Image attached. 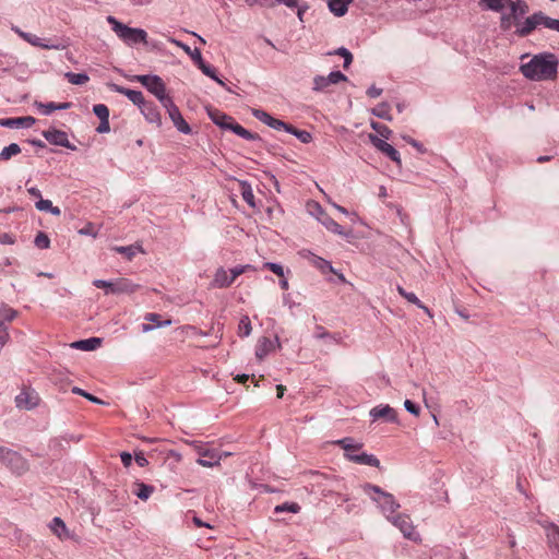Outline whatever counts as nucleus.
I'll return each mask as SVG.
<instances>
[{
	"label": "nucleus",
	"instance_id": "obj_1",
	"mask_svg": "<svg viewBox=\"0 0 559 559\" xmlns=\"http://www.w3.org/2000/svg\"><path fill=\"white\" fill-rule=\"evenodd\" d=\"M508 4L510 12L501 15V29L508 32L515 26V34L520 37H525L539 26L538 12L526 17L524 21H521V17L528 12V4L525 1H509Z\"/></svg>",
	"mask_w": 559,
	"mask_h": 559
},
{
	"label": "nucleus",
	"instance_id": "obj_2",
	"mask_svg": "<svg viewBox=\"0 0 559 559\" xmlns=\"http://www.w3.org/2000/svg\"><path fill=\"white\" fill-rule=\"evenodd\" d=\"M559 59L550 52L533 56L520 67L521 73L531 81H552L557 78Z\"/></svg>",
	"mask_w": 559,
	"mask_h": 559
},
{
	"label": "nucleus",
	"instance_id": "obj_3",
	"mask_svg": "<svg viewBox=\"0 0 559 559\" xmlns=\"http://www.w3.org/2000/svg\"><path fill=\"white\" fill-rule=\"evenodd\" d=\"M362 489L378 504L388 520H391L393 514L400 509V503L395 500L394 496L383 491L379 486L365 484Z\"/></svg>",
	"mask_w": 559,
	"mask_h": 559
},
{
	"label": "nucleus",
	"instance_id": "obj_4",
	"mask_svg": "<svg viewBox=\"0 0 559 559\" xmlns=\"http://www.w3.org/2000/svg\"><path fill=\"white\" fill-rule=\"evenodd\" d=\"M107 22L111 25V29L124 44L133 46L140 43H146L147 33L143 28L129 27L116 17L107 16Z\"/></svg>",
	"mask_w": 559,
	"mask_h": 559
},
{
	"label": "nucleus",
	"instance_id": "obj_5",
	"mask_svg": "<svg viewBox=\"0 0 559 559\" xmlns=\"http://www.w3.org/2000/svg\"><path fill=\"white\" fill-rule=\"evenodd\" d=\"M135 80L145 86L164 106L173 98L166 92V85L158 75H136Z\"/></svg>",
	"mask_w": 559,
	"mask_h": 559
},
{
	"label": "nucleus",
	"instance_id": "obj_6",
	"mask_svg": "<svg viewBox=\"0 0 559 559\" xmlns=\"http://www.w3.org/2000/svg\"><path fill=\"white\" fill-rule=\"evenodd\" d=\"M93 285L97 288L106 289V294H132L139 285L132 283L128 278H117L114 281L95 280Z\"/></svg>",
	"mask_w": 559,
	"mask_h": 559
},
{
	"label": "nucleus",
	"instance_id": "obj_7",
	"mask_svg": "<svg viewBox=\"0 0 559 559\" xmlns=\"http://www.w3.org/2000/svg\"><path fill=\"white\" fill-rule=\"evenodd\" d=\"M195 452L199 455L197 463L204 467H213L219 465L222 455L215 449H210L202 443L195 442L193 444Z\"/></svg>",
	"mask_w": 559,
	"mask_h": 559
},
{
	"label": "nucleus",
	"instance_id": "obj_8",
	"mask_svg": "<svg viewBox=\"0 0 559 559\" xmlns=\"http://www.w3.org/2000/svg\"><path fill=\"white\" fill-rule=\"evenodd\" d=\"M0 462L17 475H22L28 469L27 461L20 453L11 449L7 450Z\"/></svg>",
	"mask_w": 559,
	"mask_h": 559
},
{
	"label": "nucleus",
	"instance_id": "obj_9",
	"mask_svg": "<svg viewBox=\"0 0 559 559\" xmlns=\"http://www.w3.org/2000/svg\"><path fill=\"white\" fill-rule=\"evenodd\" d=\"M389 521L401 531L404 537L412 540H416L418 538V534L407 514L400 513L393 515Z\"/></svg>",
	"mask_w": 559,
	"mask_h": 559
},
{
	"label": "nucleus",
	"instance_id": "obj_10",
	"mask_svg": "<svg viewBox=\"0 0 559 559\" xmlns=\"http://www.w3.org/2000/svg\"><path fill=\"white\" fill-rule=\"evenodd\" d=\"M15 406L21 409L31 411L39 404V396L35 390L31 388H24L15 396Z\"/></svg>",
	"mask_w": 559,
	"mask_h": 559
},
{
	"label": "nucleus",
	"instance_id": "obj_11",
	"mask_svg": "<svg viewBox=\"0 0 559 559\" xmlns=\"http://www.w3.org/2000/svg\"><path fill=\"white\" fill-rule=\"evenodd\" d=\"M347 78L341 71H332L329 75H317L313 79V90L317 92H324L332 84H337L346 81Z\"/></svg>",
	"mask_w": 559,
	"mask_h": 559
},
{
	"label": "nucleus",
	"instance_id": "obj_12",
	"mask_svg": "<svg viewBox=\"0 0 559 559\" xmlns=\"http://www.w3.org/2000/svg\"><path fill=\"white\" fill-rule=\"evenodd\" d=\"M166 111L168 112V116L170 120L173 121L174 126L177 128V130L183 134L191 133V128L188 124V122L183 119L179 108L176 106L174 100L168 102L166 106H164Z\"/></svg>",
	"mask_w": 559,
	"mask_h": 559
},
{
	"label": "nucleus",
	"instance_id": "obj_13",
	"mask_svg": "<svg viewBox=\"0 0 559 559\" xmlns=\"http://www.w3.org/2000/svg\"><path fill=\"white\" fill-rule=\"evenodd\" d=\"M369 141L377 150L386 155L391 160L395 162L399 166L401 165L400 153L391 144L372 133L369 134Z\"/></svg>",
	"mask_w": 559,
	"mask_h": 559
},
{
	"label": "nucleus",
	"instance_id": "obj_14",
	"mask_svg": "<svg viewBox=\"0 0 559 559\" xmlns=\"http://www.w3.org/2000/svg\"><path fill=\"white\" fill-rule=\"evenodd\" d=\"M43 136L50 144L59 145V146H62V147H67V148H70L72 151H74L76 148L74 145H72L70 143V141L68 139V134L64 131L57 130V129L46 130V131H43Z\"/></svg>",
	"mask_w": 559,
	"mask_h": 559
},
{
	"label": "nucleus",
	"instance_id": "obj_15",
	"mask_svg": "<svg viewBox=\"0 0 559 559\" xmlns=\"http://www.w3.org/2000/svg\"><path fill=\"white\" fill-rule=\"evenodd\" d=\"M372 420L383 419L388 423H395L397 420V414L394 408L390 405H378L370 409L369 413Z\"/></svg>",
	"mask_w": 559,
	"mask_h": 559
},
{
	"label": "nucleus",
	"instance_id": "obj_16",
	"mask_svg": "<svg viewBox=\"0 0 559 559\" xmlns=\"http://www.w3.org/2000/svg\"><path fill=\"white\" fill-rule=\"evenodd\" d=\"M109 87L111 91L127 96L128 99L131 100L134 105H136L140 109L146 103L142 92L140 91L130 90L114 83L109 84Z\"/></svg>",
	"mask_w": 559,
	"mask_h": 559
},
{
	"label": "nucleus",
	"instance_id": "obj_17",
	"mask_svg": "<svg viewBox=\"0 0 559 559\" xmlns=\"http://www.w3.org/2000/svg\"><path fill=\"white\" fill-rule=\"evenodd\" d=\"M17 33L25 41H27L28 44H31L32 46H35V47H39L43 49H56V50L64 48L60 44L46 43L40 37L34 35V34H31V33H25L22 31H17Z\"/></svg>",
	"mask_w": 559,
	"mask_h": 559
},
{
	"label": "nucleus",
	"instance_id": "obj_18",
	"mask_svg": "<svg viewBox=\"0 0 559 559\" xmlns=\"http://www.w3.org/2000/svg\"><path fill=\"white\" fill-rule=\"evenodd\" d=\"M35 118L32 116L16 117V118H3L0 119V126L5 128H31L35 123Z\"/></svg>",
	"mask_w": 559,
	"mask_h": 559
},
{
	"label": "nucleus",
	"instance_id": "obj_19",
	"mask_svg": "<svg viewBox=\"0 0 559 559\" xmlns=\"http://www.w3.org/2000/svg\"><path fill=\"white\" fill-rule=\"evenodd\" d=\"M140 110L147 122L153 123L156 127L162 126V116L154 103L146 102Z\"/></svg>",
	"mask_w": 559,
	"mask_h": 559
},
{
	"label": "nucleus",
	"instance_id": "obj_20",
	"mask_svg": "<svg viewBox=\"0 0 559 559\" xmlns=\"http://www.w3.org/2000/svg\"><path fill=\"white\" fill-rule=\"evenodd\" d=\"M49 528L60 540L72 538V534L69 532L63 520L59 516H56L51 520Z\"/></svg>",
	"mask_w": 559,
	"mask_h": 559
},
{
	"label": "nucleus",
	"instance_id": "obj_21",
	"mask_svg": "<svg viewBox=\"0 0 559 559\" xmlns=\"http://www.w3.org/2000/svg\"><path fill=\"white\" fill-rule=\"evenodd\" d=\"M301 254L304 258H306L310 263H312L317 269H319L323 273H325V272L335 273L332 264L329 261L324 260L323 258L318 257L310 251H302Z\"/></svg>",
	"mask_w": 559,
	"mask_h": 559
},
{
	"label": "nucleus",
	"instance_id": "obj_22",
	"mask_svg": "<svg viewBox=\"0 0 559 559\" xmlns=\"http://www.w3.org/2000/svg\"><path fill=\"white\" fill-rule=\"evenodd\" d=\"M347 460L360 465H368L374 467L380 466V461L374 455L365 452H361L359 454H348Z\"/></svg>",
	"mask_w": 559,
	"mask_h": 559
},
{
	"label": "nucleus",
	"instance_id": "obj_23",
	"mask_svg": "<svg viewBox=\"0 0 559 559\" xmlns=\"http://www.w3.org/2000/svg\"><path fill=\"white\" fill-rule=\"evenodd\" d=\"M545 530L548 547L559 554V526L550 523L545 527Z\"/></svg>",
	"mask_w": 559,
	"mask_h": 559
},
{
	"label": "nucleus",
	"instance_id": "obj_24",
	"mask_svg": "<svg viewBox=\"0 0 559 559\" xmlns=\"http://www.w3.org/2000/svg\"><path fill=\"white\" fill-rule=\"evenodd\" d=\"M275 348V344L270 338L263 336L258 340L257 346H255V357L259 360H262L264 357H266L271 352H273Z\"/></svg>",
	"mask_w": 559,
	"mask_h": 559
},
{
	"label": "nucleus",
	"instance_id": "obj_25",
	"mask_svg": "<svg viewBox=\"0 0 559 559\" xmlns=\"http://www.w3.org/2000/svg\"><path fill=\"white\" fill-rule=\"evenodd\" d=\"M168 41L181 48L187 55L191 57L198 67L204 61L200 49L195 48L192 50L188 45L173 37H169Z\"/></svg>",
	"mask_w": 559,
	"mask_h": 559
},
{
	"label": "nucleus",
	"instance_id": "obj_26",
	"mask_svg": "<svg viewBox=\"0 0 559 559\" xmlns=\"http://www.w3.org/2000/svg\"><path fill=\"white\" fill-rule=\"evenodd\" d=\"M36 108L45 116L50 115L55 110H64L69 109L71 107V103H41V102H35Z\"/></svg>",
	"mask_w": 559,
	"mask_h": 559
},
{
	"label": "nucleus",
	"instance_id": "obj_27",
	"mask_svg": "<svg viewBox=\"0 0 559 559\" xmlns=\"http://www.w3.org/2000/svg\"><path fill=\"white\" fill-rule=\"evenodd\" d=\"M145 320L148 322H152L153 324H148V323L142 324V331L144 333L150 332V331L154 330L155 328H162V326H167V325L171 324L170 320L162 321L160 316L157 313H147L145 316Z\"/></svg>",
	"mask_w": 559,
	"mask_h": 559
},
{
	"label": "nucleus",
	"instance_id": "obj_28",
	"mask_svg": "<svg viewBox=\"0 0 559 559\" xmlns=\"http://www.w3.org/2000/svg\"><path fill=\"white\" fill-rule=\"evenodd\" d=\"M319 222L331 233L340 235V236H348V234L344 230V228L336 223L331 216L328 214H323V217H319Z\"/></svg>",
	"mask_w": 559,
	"mask_h": 559
},
{
	"label": "nucleus",
	"instance_id": "obj_29",
	"mask_svg": "<svg viewBox=\"0 0 559 559\" xmlns=\"http://www.w3.org/2000/svg\"><path fill=\"white\" fill-rule=\"evenodd\" d=\"M210 117L215 124L226 130H229V128L231 127L230 124H233L235 121L233 117L218 110L211 111Z\"/></svg>",
	"mask_w": 559,
	"mask_h": 559
},
{
	"label": "nucleus",
	"instance_id": "obj_30",
	"mask_svg": "<svg viewBox=\"0 0 559 559\" xmlns=\"http://www.w3.org/2000/svg\"><path fill=\"white\" fill-rule=\"evenodd\" d=\"M353 0H328V7L335 16H343L348 11Z\"/></svg>",
	"mask_w": 559,
	"mask_h": 559
},
{
	"label": "nucleus",
	"instance_id": "obj_31",
	"mask_svg": "<svg viewBox=\"0 0 559 559\" xmlns=\"http://www.w3.org/2000/svg\"><path fill=\"white\" fill-rule=\"evenodd\" d=\"M100 344H102V340L100 338H98V337H90V338H86V340H81V341L73 342L71 344V347L75 348V349L88 352V350H94V349L98 348L100 346Z\"/></svg>",
	"mask_w": 559,
	"mask_h": 559
},
{
	"label": "nucleus",
	"instance_id": "obj_32",
	"mask_svg": "<svg viewBox=\"0 0 559 559\" xmlns=\"http://www.w3.org/2000/svg\"><path fill=\"white\" fill-rule=\"evenodd\" d=\"M334 443L345 451L344 456L346 460L348 454H357L356 452L362 448V443H356L352 438H343Z\"/></svg>",
	"mask_w": 559,
	"mask_h": 559
},
{
	"label": "nucleus",
	"instance_id": "obj_33",
	"mask_svg": "<svg viewBox=\"0 0 559 559\" xmlns=\"http://www.w3.org/2000/svg\"><path fill=\"white\" fill-rule=\"evenodd\" d=\"M211 286L216 288H226L230 286V281L228 280V272L224 267H218L216 270Z\"/></svg>",
	"mask_w": 559,
	"mask_h": 559
},
{
	"label": "nucleus",
	"instance_id": "obj_34",
	"mask_svg": "<svg viewBox=\"0 0 559 559\" xmlns=\"http://www.w3.org/2000/svg\"><path fill=\"white\" fill-rule=\"evenodd\" d=\"M399 294L404 297L408 302L416 305L418 308L423 309L429 317H432L428 307H426L414 293L406 292L402 286H397Z\"/></svg>",
	"mask_w": 559,
	"mask_h": 559
},
{
	"label": "nucleus",
	"instance_id": "obj_35",
	"mask_svg": "<svg viewBox=\"0 0 559 559\" xmlns=\"http://www.w3.org/2000/svg\"><path fill=\"white\" fill-rule=\"evenodd\" d=\"M135 489L133 490V493L141 500L145 501L147 500L151 495L154 492V487L151 485H146L141 481L134 483Z\"/></svg>",
	"mask_w": 559,
	"mask_h": 559
},
{
	"label": "nucleus",
	"instance_id": "obj_36",
	"mask_svg": "<svg viewBox=\"0 0 559 559\" xmlns=\"http://www.w3.org/2000/svg\"><path fill=\"white\" fill-rule=\"evenodd\" d=\"M16 316L17 312L13 308L2 305L0 307V328L5 325L7 322L13 321Z\"/></svg>",
	"mask_w": 559,
	"mask_h": 559
},
{
	"label": "nucleus",
	"instance_id": "obj_37",
	"mask_svg": "<svg viewBox=\"0 0 559 559\" xmlns=\"http://www.w3.org/2000/svg\"><path fill=\"white\" fill-rule=\"evenodd\" d=\"M38 211L50 212L55 216H59L61 214V210L58 206H53L50 200L40 199L35 204Z\"/></svg>",
	"mask_w": 559,
	"mask_h": 559
},
{
	"label": "nucleus",
	"instance_id": "obj_38",
	"mask_svg": "<svg viewBox=\"0 0 559 559\" xmlns=\"http://www.w3.org/2000/svg\"><path fill=\"white\" fill-rule=\"evenodd\" d=\"M538 23L539 26L559 32V20L549 17L543 12H538Z\"/></svg>",
	"mask_w": 559,
	"mask_h": 559
},
{
	"label": "nucleus",
	"instance_id": "obj_39",
	"mask_svg": "<svg viewBox=\"0 0 559 559\" xmlns=\"http://www.w3.org/2000/svg\"><path fill=\"white\" fill-rule=\"evenodd\" d=\"M64 78L73 85H83L90 81L86 73L66 72Z\"/></svg>",
	"mask_w": 559,
	"mask_h": 559
},
{
	"label": "nucleus",
	"instance_id": "obj_40",
	"mask_svg": "<svg viewBox=\"0 0 559 559\" xmlns=\"http://www.w3.org/2000/svg\"><path fill=\"white\" fill-rule=\"evenodd\" d=\"M314 337L316 338H329L335 343H341L342 337L340 334H332L328 332L322 325H317L314 330Z\"/></svg>",
	"mask_w": 559,
	"mask_h": 559
},
{
	"label": "nucleus",
	"instance_id": "obj_41",
	"mask_svg": "<svg viewBox=\"0 0 559 559\" xmlns=\"http://www.w3.org/2000/svg\"><path fill=\"white\" fill-rule=\"evenodd\" d=\"M372 115L384 119V120H392V116L390 115V105L388 103H381L377 107L372 109Z\"/></svg>",
	"mask_w": 559,
	"mask_h": 559
},
{
	"label": "nucleus",
	"instance_id": "obj_42",
	"mask_svg": "<svg viewBox=\"0 0 559 559\" xmlns=\"http://www.w3.org/2000/svg\"><path fill=\"white\" fill-rule=\"evenodd\" d=\"M252 326L248 316H243L238 324V335L240 337H247L251 334Z\"/></svg>",
	"mask_w": 559,
	"mask_h": 559
},
{
	"label": "nucleus",
	"instance_id": "obj_43",
	"mask_svg": "<svg viewBox=\"0 0 559 559\" xmlns=\"http://www.w3.org/2000/svg\"><path fill=\"white\" fill-rule=\"evenodd\" d=\"M510 0H481V3L487 10L500 12L506 5L509 7Z\"/></svg>",
	"mask_w": 559,
	"mask_h": 559
},
{
	"label": "nucleus",
	"instance_id": "obj_44",
	"mask_svg": "<svg viewBox=\"0 0 559 559\" xmlns=\"http://www.w3.org/2000/svg\"><path fill=\"white\" fill-rule=\"evenodd\" d=\"M371 128L378 133V136L382 140H389L392 134V130L380 122L372 121Z\"/></svg>",
	"mask_w": 559,
	"mask_h": 559
},
{
	"label": "nucleus",
	"instance_id": "obj_45",
	"mask_svg": "<svg viewBox=\"0 0 559 559\" xmlns=\"http://www.w3.org/2000/svg\"><path fill=\"white\" fill-rule=\"evenodd\" d=\"M301 510L297 502H284L274 508V513L292 512L298 513Z\"/></svg>",
	"mask_w": 559,
	"mask_h": 559
},
{
	"label": "nucleus",
	"instance_id": "obj_46",
	"mask_svg": "<svg viewBox=\"0 0 559 559\" xmlns=\"http://www.w3.org/2000/svg\"><path fill=\"white\" fill-rule=\"evenodd\" d=\"M21 152V147L16 143H11L5 146L0 153V159L8 160L12 156L17 155Z\"/></svg>",
	"mask_w": 559,
	"mask_h": 559
},
{
	"label": "nucleus",
	"instance_id": "obj_47",
	"mask_svg": "<svg viewBox=\"0 0 559 559\" xmlns=\"http://www.w3.org/2000/svg\"><path fill=\"white\" fill-rule=\"evenodd\" d=\"M290 134L295 135L301 143L308 144L312 141V135L306 130H298L294 126L292 127Z\"/></svg>",
	"mask_w": 559,
	"mask_h": 559
},
{
	"label": "nucleus",
	"instance_id": "obj_48",
	"mask_svg": "<svg viewBox=\"0 0 559 559\" xmlns=\"http://www.w3.org/2000/svg\"><path fill=\"white\" fill-rule=\"evenodd\" d=\"M114 250L120 254H123L128 260H131L136 254V252L140 250V247H136V246L115 247Z\"/></svg>",
	"mask_w": 559,
	"mask_h": 559
},
{
	"label": "nucleus",
	"instance_id": "obj_49",
	"mask_svg": "<svg viewBox=\"0 0 559 559\" xmlns=\"http://www.w3.org/2000/svg\"><path fill=\"white\" fill-rule=\"evenodd\" d=\"M34 243L37 248L47 249L50 245V240L45 233L39 231L34 239Z\"/></svg>",
	"mask_w": 559,
	"mask_h": 559
},
{
	"label": "nucleus",
	"instance_id": "obj_50",
	"mask_svg": "<svg viewBox=\"0 0 559 559\" xmlns=\"http://www.w3.org/2000/svg\"><path fill=\"white\" fill-rule=\"evenodd\" d=\"M93 112L99 118V120L109 119V109L104 104L94 105Z\"/></svg>",
	"mask_w": 559,
	"mask_h": 559
},
{
	"label": "nucleus",
	"instance_id": "obj_51",
	"mask_svg": "<svg viewBox=\"0 0 559 559\" xmlns=\"http://www.w3.org/2000/svg\"><path fill=\"white\" fill-rule=\"evenodd\" d=\"M252 116L269 127L273 117L262 109H252Z\"/></svg>",
	"mask_w": 559,
	"mask_h": 559
},
{
	"label": "nucleus",
	"instance_id": "obj_52",
	"mask_svg": "<svg viewBox=\"0 0 559 559\" xmlns=\"http://www.w3.org/2000/svg\"><path fill=\"white\" fill-rule=\"evenodd\" d=\"M269 127L274 129V130H277V131L284 130V131L289 133V131H292L293 124L286 123V122H284V121H282L280 119H276V118L273 117V119L270 122Z\"/></svg>",
	"mask_w": 559,
	"mask_h": 559
},
{
	"label": "nucleus",
	"instance_id": "obj_53",
	"mask_svg": "<svg viewBox=\"0 0 559 559\" xmlns=\"http://www.w3.org/2000/svg\"><path fill=\"white\" fill-rule=\"evenodd\" d=\"M72 393L74 394H78V395H81V396H84L85 399H87L88 401H91L92 403H95V404H105L104 401L99 400L98 397L85 392L84 390L78 388V386H73L72 388Z\"/></svg>",
	"mask_w": 559,
	"mask_h": 559
},
{
	"label": "nucleus",
	"instance_id": "obj_54",
	"mask_svg": "<svg viewBox=\"0 0 559 559\" xmlns=\"http://www.w3.org/2000/svg\"><path fill=\"white\" fill-rule=\"evenodd\" d=\"M241 195H242V199L252 207H254V195H253V192H252V189L249 185H246L242 187V192H241Z\"/></svg>",
	"mask_w": 559,
	"mask_h": 559
},
{
	"label": "nucleus",
	"instance_id": "obj_55",
	"mask_svg": "<svg viewBox=\"0 0 559 559\" xmlns=\"http://www.w3.org/2000/svg\"><path fill=\"white\" fill-rule=\"evenodd\" d=\"M336 55H340L342 56V58H344V64L343 67L345 69H347L349 67V64L352 63L353 61V55L349 52V50H347L346 48L344 47H341L338 48L336 51H335Z\"/></svg>",
	"mask_w": 559,
	"mask_h": 559
},
{
	"label": "nucleus",
	"instance_id": "obj_56",
	"mask_svg": "<svg viewBox=\"0 0 559 559\" xmlns=\"http://www.w3.org/2000/svg\"><path fill=\"white\" fill-rule=\"evenodd\" d=\"M203 74L211 78L212 80H217L216 71L210 64H206L204 61L198 67Z\"/></svg>",
	"mask_w": 559,
	"mask_h": 559
},
{
	"label": "nucleus",
	"instance_id": "obj_57",
	"mask_svg": "<svg viewBox=\"0 0 559 559\" xmlns=\"http://www.w3.org/2000/svg\"><path fill=\"white\" fill-rule=\"evenodd\" d=\"M263 266L273 272L274 274H276L277 276H284V269L281 264L274 262H266L264 263Z\"/></svg>",
	"mask_w": 559,
	"mask_h": 559
},
{
	"label": "nucleus",
	"instance_id": "obj_58",
	"mask_svg": "<svg viewBox=\"0 0 559 559\" xmlns=\"http://www.w3.org/2000/svg\"><path fill=\"white\" fill-rule=\"evenodd\" d=\"M254 266L251 264H245V265H237L229 270L231 274H235L237 277L248 271H253Z\"/></svg>",
	"mask_w": 559,
	"mask_h": 559
},
{
	"label": "nucleus",
	"instance_id": "obj_59",
	"mask_svg": "<svg viewBox=\"0 0 559 559\" xmlns=\"http://www.w3.org/2000/svg\"><path fill=\"white\" fill-rule=\"evenodd\" d=\"M309 210H310V213L312 215H316L318 219H319V217H323V214H326L324 212V210L322 209V206L319 203H317V202L310 203L309 204Z\"/></svg>",
	"mask_w": 559,
	"mask_h": 559
},
{
	"label": "nucleus",
	"instance_id": "obj_60",
	"mask_svg": "<svg viewBox=\"0 0 559 559\" xmlns=\"http://www.w3.org/2000/svg\"><path fill=\"white\" fill-rule=\"evenodd\" d=\"M15 241H16V238L13 234H10V233L0 234V243H2V245H14Z\"/></svg>",
	"mask_w": 559,
	"mask_h": 559
},
{
	"label": "nucleus",
	"instance_id": "obj_61",
	"mask_svg": "<svg viewBox=\"0 0 559 559\" xmlns=\"http://www.w3.org/2000/svg\"><path fill=\"white\" fill-rule=\"evenodd\" d=\"M404 407H405V409H406L407 412H409L411 414H413V415H415V416H418V415H419V412H420L419 407H418L415 403H413L412 401L406 400V401L404 402Z\"/></svg>",
	"mask_w": 559,
	"mask_h": 559
},
{
	"label": "nucleus",
	"instance_id": "obj_62",
	"mask_svg": "<svg viewBox=\"0 0 559 559\" xmlns=\"http://www.w3.org/2000/svg\"><path fill=\"white\" fill-rule=\"evenodd\" d=\"M98 133H107L110 131L109 119L100 120L99 126L96 128Z\"/></svg>",
	"mask_w": 559,
	"mask_h": 559
},
{
	"label": "nucleus",
	"instance_id": "obj_63",
	"mask_svg": "<svg viewBox=\"0 0 559 559\" xmlns=\"http://www.w3.org/2000/svg\"><path fill=\"white\" fill-rule=\"evenodd\" d=\"M10 338L7 325L0 328V344L3 346Z\"/></svg>",
	"mask_w": 559,
	"mask_h": 559
},
{
	"label": "nucleus",
	"instance_id": "obj_64",
	"mask_svg": "<svg viewBox=\"0 0 559 559\" xmlns=\"http://www.w3.org/2000/svg\"><path fill=\"white\" fill-rule=\"evenodd\" d=\"M382 94V90L372 85L367 90V95L371 98H377Z\"/></svg>",
	"mask_w": 559,
	"mask_h": 559
}]
</instances>
